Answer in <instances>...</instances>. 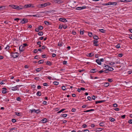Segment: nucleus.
Returning <instances> with one entry per match:
<instances>
[{
    "mask_svg": "<svg viewBox=\"0 0 132 132\" xmlns=\"http://www.w3.org/2000/svg\"><path fill=\"white\" fill-rule=\"evenodd\" d=\"M38 34L40 36H42L43 34V33L42 32H40L38 33Z\"/></svg>",
    "mask_w": 132,
    "mask_h": 132,
    "instance_id": "28",
    "label": "nucleus"
},
{
    "mask_svg": "<svg viewBox=\"0 0 132 132\" xmlns=\"http://www.w3.org/2000/svg\"><path fill=\"white\" fill-rule=\"evenodd\" d=\"M62 89L63 90H65V87L64 86H63L62 87Z\"/></svg>",
    "mask_w": 132,
    "mask_h": 132,
    "instance_id": "45",
    "label": "nucleus"
},
{
    "mask_svg": "<svg viewBox=\"0 0 132 132\" xmlns=\"http://www.w3.org/2000/svg\"><path fill=\"white\" fill-rule=\"evenodd\" d=\"M46 6V4L45 3L44 4H39L37 5V7L39 8H40L41 7H43Z\"/></svg>",
    "mask_w": 132,
    "mask_h": 132,
    "instance_id": "2",
    "label": "nucleus"
},
{
    "mask_svg": "<svg viewBox=\"0 0 132 132\" xmlns=\"http://www.w3.org/2000/svg\"><path fill=\"white\" fill-rule=\"evenodd\" d=\"M111 2H109L108 3L106 4V5H111Z\"/></svg>",
    "mask_w": 132,
    "mask_h": 132,
    "instance_id": "58",
    "label": "nucleus"
},
{
    "mask_svg": "<svg viewBox=\"0 0 132 132\" xmlns=\"http://www.w3.org/2000/svg\"><path fill=\"white\" fill-rule=\"evenodd\" d=\"M94 110L93 109H91L90 110H86V111H84V112H90L91 111H94Z\"/></svg>",
    "mask_w": 132,
    "mask_h": 132,
    "instance_id": "14",
    "label": "nucleus"
},
{
    "mask_svg": "<svg viewBox=\"0 0 132 132\" xmlns=\"http://www.w3.org/2000/svg\"><path fill=\"white\" fill-rule=\"evenodd\" d=\"M113 68L110 67H110H109V69H108V70L111 71H113Z\"/></svg>",
    "mask_w": 132,
    "mask_h": 132,
    "instance_id": "22",
    "label": "nucleus"
},
{
    "mask_svg": "<svg viewBox=\"0 0 132 132\" xmlns=\"http://www.w3.org/2000/svg\"><path fill=\"white\" fill-rule=\"evenodd\" d=\"M103 72H104V71L102 70H101L98 71V72L100 73H101Z\"/></svg>",
    "mask_w": 132,
    "mask_h": 132,
    "instance_id": "62",
    "label": "nucleus"
},
{
    "mask_svg": "<svg viewBox=\"0 0 132 132\" xmlns=\"http://www.w3.org/2000/svg\"><path fill=\"white\" fill-rule=\"evenodd\" d=\"M132 72V71H129L128 72V74H130Z\"/></svg>",
    "mask_w": 132,
    "mask_h": 132,
    "instance_id": "64",
    "label": "nucleus"
},
{
    "mask_svg": "<svg viewBox=\"0 0 132 132\" xmlns=\"http://www.w3.org/2000/svg\"><path fill=\"white\" fill-rule=\"evenodd\" d=\"M28 21V19H23L21 21V22L22 24L26 23Z\"/></svg>",
    "mask_w": 132,
    "mask_h": 132,
    "instance_id": "3",
    "label": "nucleus"
},
{
    "mask_svg": "<svg viewBox=\"0 0 132 132\" xmlns=\"http://www.w3.org/2000/svg\"><path fill=\"white\" fill-rule=\"evenodd\" d=\"M43 69V68H41V67L40 68H37L36 69V71L37 72H39L40 71V70H41L42 69Z\"/></svg>",
    "mask_w": 132,
    "mask_h": 132,
    "instance_id": "17",
    "label": "nucleus"
},
{
    "mask_svg": "<svg viewBox=\"0 0 132 132\" xmlns=\"http://www.w3.org/2000/svg\"><path fill=\"white\" fill-rule=\"evenodd\" d=\"M10 48V46H7L5 48V49L7 50Z\"/></svg>",
    "mask_w": 132,
    "mask_h": 132,
    "instance_id": "43",
    "label": "nucleus"
},
{
    "mask_svg": "<svg viewBox=\"0 0 132 132\" xmlns=\"http://www.w3.org/2000/svg\"><path fill=\"white\" fill-rule=\"evenodd\" d=\"M6 91L5 90H3L2 91V93L3 94H5L6 93Z\"/></svg>",
    "mask_w": 132,
    "mask_h": 132,
    "instance_id": "61",
    "label": "nucleus"
},
{
    "mask_svg": "<svg viewBox=\"0 0 132 132\" xmlns=\"http://www.w3.org/2000/svg\"><path fill=\"white\" fill-rule=\"evenodd\" d=\"M40 112V111L39 110H36L35 113L37 114L38 113Z\"/></svg>",
    "mask_w": 132,
    "mask_h": 132,
    "instance_id": "30",
    "label": "nucleus"
},
{
    "mask_svg": "<svg viewBox=\"0 0 132 132\" xmlns=\"http://www.w3.org/2000/svg\"><path fill=\"white\" fill-rule=\"evenodd\" d=\"M44 23L46 25H49V22L46 21H45L44 22Z\"/></svg>",
    "mask_w": 132,
    "mask_h": 132,
    "instance_id": "25",
    "label": "nucleus"
},
{
    "mask_svg": "<svg viewBox=\"0 0 132 132\" xmlns=\"http://www.w3.org/2000/svg\"><path fill=\"white\" fill-rule=\"evenodd\" d=\"M80 34H83L84 33V31H80Z\"/></svg>",
    "mask_w": 132,
    "mask_h": 132,
    "instance_id": "63",
    "label": "nucleus"
},
{
    "mask_svg": "<svg viewBox=\"0 0 132 132\" xmlns=\"http://www.w3.org/2000/svg\"><path fill=\"white\" fill-rule=\"evenodd\" d=\"M47 119L46 118H44L42 120V122L43 123H46L47 122Z\"/></svg>",
    "mask_w": 132,
    "mask_h": 132,
    "instance_id": "15",
    "label": "nucleus"
},
{
    "mask_svg": "<svg viewBox=\"0 0 132 132\" xmlns=\"http://www.w3.org/2000/svg\"><path fill=\"white\" fill-rule=\"evenodd\" d=\"M104 71V72L105 73H108V70H106Z\"/></svg>",
    "mask_w": 132,
    "mask_h": 132,
    "instance_id": "48",
    "label": "nucleus"
},
{
    "mask_svg": "<svg viewBox=\"0 0 132 132\" xmlns=\"http://www.w3.org/2000/svg\"><path fill=\"white\" fill-rule=\"evenodd\" d=\"M109 84L108 82L105 83L104 85V86L105 87H107L109 85Z\"/></svg>",
    "mask_w": 132,
    "mask_h": 132,
    "instance_id": "13",
    "label": "nucleus"
},
{
    "mask_svg": "<svg viewBox=\"0 0 132 132\" xmlns=\"http://www.w3.org/2000/svg\"><path fill=\"white\" fill-rule=\"evenodd\" d=\"M63 27V26L61 24H60L59 27V29H61Z\"/></svg>",
    "mask_w": 132,
    "mask_h": 132,
    "instance_id": "31",
    "label": "nucleus"
},
{
    "mask_svg": "<svg viewBox=\"0 0 132 132\" xmlns=\"http://www.w3.org/2000/svg\"><path fill=\"white\" fill-rule=\"evenodd\" d=\"M31 111V113H32L33 112H35L36 110L35 109H33L32 110H30Z\"/></svg>",
    "mask_w": 132,
    "mask_h": 132,
    "instance_id": "38",
    "label": "nucleus"
},
{
    "mask_svg": "<svg viewBox=\"0 0 132 132\" xmlns=\"http://www.w3.org/2000/svg\"><path fill=\"white\" fill-rule=\"evenodd\" d=\"M84 132H89V130L88 129H86L83 130Z\"/></svg>",
    "mask_w": 132,
    "mask_h": 132,
    "instance_id": "44",
    "label": "nucleus"
},
{
    "mask_svg": "<svg viewBox=\"0 0 132 132\" xmlns=\"http://www.w3.org/2000/svg\"><path fill=\"white\" fill-rule=\"evenodd\" d=\"M109 67H110V66L108 65H105L104 66V68L106 70H108L109 68Z\"/></svg>",
    "mask_w": 132,
    "mask_h": 132,
    "instance_id": "16",
    "label": "nucleus"
},
{
    "mask_svg": "<svg viewBox=\"0 0 132 132\" xmlns=\"http://www.w3.org/2000/svg\"><path fill=\"white\" fill-rule=\"evenodd\" d=\"M37 94L38 96H40L41 95V94L40 92L38 91L37 92Z\"/></svg>",
    "mask_w": 132,
    "mask_h": 132,
    "instance_id": "19",
    "label": "nucleus"
},
{
    "mask_svg": "<svg viewBox=\"0 0 132 132\" xmlns=\"http://www.w3.org/2000/svg\"><path fill=\"white\" fill-rule=\"evenodd\" d=\"M54 12V11L53 10H50L45 12V13H53Z\"/></svg>",
    "mask_w": 132,
    "mask_h": 132,
    "instance_id": "10",
    "label": "nucleus"
},
{
    "mask_svg": "<svg viewBox=\"0 0 132 132\" xmlns=\"http://www.w3.org/2000/svg\"><path fill=\"white\" fill-rule=\"evenodd\" d=\"M65 110V109H61V110L59 111H58V112H57V113H61V112H62L63 111H64Z\"/></svg>",
    "mask_w": 132,
    "mask_h": 132,
    "instance_id": "27",
    "label": "nucleus"
},
{
    "mask_svg": "<svg viewBox=\"0 0 132 132\" xmlns=\"http://www.w3.org/2000/svg\"><path fill=\"white\" fill-rule=\"evenodd\" d=\"M119 1L126 3V0H119Z\"/></svg>",
    "mask_w": 132,
    "mask_h": 132,
    "instance_id": "51",
    "label": "nucleus"
},
{
    "mask_svg": "<svg viewBox=\"0 0 132 132\" xmlns=\"http://www.w3.org/2000/svg\"><path fill=\"white\" fill-rule=\"evenodd\" d=\"M99 30L102 33H104L105 31V30L103 29H100Z\"/></svg>",
    "mask_w": 132,
    "mask_h": 132,
    "instance_id": "23",
    "label": "nucleus"
},
{
    "mask_svg": "<svg viewBox=\"0 0 132 132\" xmlns=\"http://www.w3.org/2000/svg\"><path fill=\"white\" fill-rule=\"evenodd\" d=\"M114 110L116 111H119V110L118 108H115L114 109Z\"/></svg>",
    "mask_w": 132,
    "mask_h": 132,
    "instance_id": "57",
    "label": "nucleus"
},
{
    "mask_svg": "<svg viewBox=\"0 0 132 132\" xmlns=\"http://www.w3.org/2000/svg\"><path fill=\"white\" fill-rule=\"evenodd\" d=\"M54 2L55 3L60 4L63 3V1L61 0H55L54 1Z\"/></svg>",
    "mask_w": 132,
    "mask_h": 132,
    "instance_id": "9",
    "label": "nucleus"
},
{
    "mask_svg": "<svg viewBox=\"0 0 132 132\" xmlns=\"http://www.w3.org/2000/svg\"><path fill=\"white\" fill-rule=\"evenodd\" d=\"M116 47L117 48H119L120 47V46L119 44H118L116 46Z\"/></svg>",
    "mask_w": 132,
    "mask_h": 132,
    "instance_id": "55",
    "label": "nucleus"
},
{
    "mask_svg": "<svg viewBox=\"0 0 132 132\" xmlns=\"http://www.w3.org/2000/svg\"><path fill=\"white\" fill-rule=\"evenodd\" d=\"M15 114L17 115L18 116H20V113H19L15 112Z\"/></svg>",
    "mask_w": 132,
    "mask_h": 132,
    "instance_id": "36",
    "label": "nucleus"
},
{
    "mask_svg": "<svg viewBox=\"0 0 132 132\" xmlns=\"http://www.w3.org/2000/svg\"><path fill=\"white\" fill-rule=\"evenodd\" d=\"M18 54L17 52L12 53V56L14 58H16L18 56Z\"/></svg>",
    "mask_w": 132,
    "mask_h": 132,
    "instance_id": "1",
    "label": "nucleus"
},
{
    "mask_svg": "<svg viewBox=\"0 0 132 132\" xmlns=\"http://www.w3.org/2000/svg\"><path fill=\"white\" fill-rule=\"evenodd\" d=\"M128 122L130 124L132 123V120L130 119L129 120Z\"/></svg>",
    "mask_w": 132,
    "mask_h": 132,
    "instance_id": "41",
    "label": "nucleus"
},
{
    "mask_svg": "<svg viewBox=\"0 0 132 132\" xmlns=\"http://www.w3.org/2000/svg\"><path fill=\"white\" fill-rule=\"evenodd\" d=\"M76 9L77 10H82V8L81 7H77L76 8Z\"/></svg>",
    "mask_w": 132,
    "mask_h": 132,
    "instance_id": "37",
    "label": "nucleus"
},
{
    "mask_svg": "<svg viewBox=\"0 0 132 132\" xmlns=\"http://www.w3.org/2000/svg\"><path fill=\"white\" fill-rule=\"evenodd\" d=\"M88 35L90 37H91L92 36V33L91 32H89Z\"/></svg>",
    "mask_w": 132,
    "mask_h": 132,
    "instance_id": "50",
    "label": "nucleus"
},
{
    "mask_svg": "<svg viewBox=\"0 0 132 132\" xmlns=\"http://www.w3.org/2000/svg\"><path fill=\"white\" fill-rule=\"evenodd\" d=\"M43 28L42 26H40L39 27V29L41 30L43 29Z\"/></svg>",
    "mask_w": 132,
    "mask_h": 132,
    "instance_id": "42",
    "label": "nucleus"
},
{
    "mask_svg": "<svg viewBox=\"0 0 132 132\" xmlns=\"http://www.w3.org/2000/svg\"><path fill=\"white\" fill-rule=\"evenodd\" d=\"M95 69H92L91 70V72H92V73H94L95 72Z\"/></svg>",
    "mask_w": 132,
    "mask_h": 132,
    "instance_id": "29",
    "label": "nucleus"
},
{
    "mask_svg": "<svg viewBox=\"0 0 132 132\" xmlns=\"http://www.w3.org/2000/svg\"><path fill=\"white\" fill-rule=\"evenodd\" d=\"M87 126V125L86 124H83L82 125V127L83 128H86Z\"/></svg>",
    "mask_w": 132,
    "mask_h": 132,
    "instance_id": "46",
    "label": "nucleus"
},
{
    "mask_svg": "<svg viewBox=\"0 0 132 132\" xmlns=\"http://www.w3.org/2000/svg\"><path fill=\"white\" fill-rule=\"evenodd\" d=\"M46 64L51 65V62L49 61H47L46 62Z\"/></svg>",
    "mask_w": 132,
    "mask_h": 132,
    "instance_id": "26",
    "label": "nucleus"
},
{
    "mask_svg": "<svg viewBox=\"0 0 132 132\" xmlns=\"http://www.w3.org/2000/svg\"><path fill=\"white\" fill-rule=\"evenodd\" d=\"M38 51H37V50L35 49L34 50L33 52L34 53H36Z\"/></svg>",
    "mask_w": 132,
    "mask_h": 132,
    "instance_id": "49",
    "label": "nucleus"
},
{
    "mask_svg": "<svg viewBox=\"0 0 132 132\" xmlns=\"http://www.w3.org/2000/svg\"><path fill=\"white\" fill-rule=\"evenodd\" d=\"M122 54H118V56L120 57H122Z\"/></svg>",
    "mask_w": 132,
    "mask_h": 132,
    "instance_id": "59",
    "label": "nucleus"
},
{
    "mask_svg": "<svg viewBox=\"0 0 132 132\" xmlns=\"http://www.w3.org/2000/svg\"><path fill=\"white\" fill-rule=\"evenodd\" d=\"M67 114H61V117H66L67 116Z\"/></svg>",
    "mask_w": 132,
    "mask_h": 132,
    "instance_id": "18",
    "label": "nucleus"
},
{
    "mask_svg": "<svg viewBox=\"0 0 132 132\" xmlns=\"http://www.w3.org/2000/svg\"><path fill=\"white\" fill-rule=\"evenodd\" d=\"M24 50V47L23 46H21L19 47V50L20 52H23Z\"/></svg>",
    "mask_w": 132,
    "mask_h": 132,
    "instance_id": "7",
    "label": "nucleus"
},
{
    "mask_svg": "<svg viewBox=\"0 0 132 132\" xmlns=\"http://www.w3.org/2000/svg\"><path fill=\"white\" fill-rule=\"evenodd\" d=\"M108 81L109 82H111L112 81V79H108Z\"/></svg>",
    "mask_w": 132,
    "mask_h": 132,
    "instance_id": "47",
    "label": "nucleus"
},
{
    "mask_svg": "<svg viewBox=\"0 0 132 132\" xmlns=\"http://www.w3.org/2000/svg\"><path fill=\"white\" fill-rule=\"evenodd\" d=\"M76 110V109L74 108H72V112H74Z\"/></svg>",
    "mask_w": 132,
    "mask_h": 132,
    "instance_id": "54",
    "label": "nucleus"
},
{
    "mask_svg": "<svg viewBox=\"0 0 132 132\" xmlns=\"http://www.w3.org/2000/svg\"><path fill=\"white\" fill-rule=\"evenodd\" d=\"M99 125H100V126H104V125H103V122H101V123H100L99 124Z\"/></svg>",
    "mask_w": 132,
    "mask_h": 132,
    "instance_id": "39",
    "label": "nucleus"
},
{
    "mask_svg": "<svg viewBox=\"0 0 132 132\" xmlns=\"http://www.w3.org/2000/svg\"><path fill=\"white\" fill-rule=\"evenodd\" d=\"M110 120L111 121H114V119L113 118H110Z\"/></svg>",
    "mask_w": 132,
    "mask_h": 132,
    "instance_id": "33",
    "label": "nucleus"
},
{
    "mask_svg": "<svg viewBox=\"0 0 132 132\" xmlns=\"http://www.w3.org/2000/svg\"><path fill=\"white\" fill-rule=\"evenodd\" d=\"M98 43V41L96 40H94L93 41V45H95V44H97Z\"/></svg>",
    "mask_w": 132,
    "mask_h": 132,
    "instance_id": "34",
    "label": "nucleus"
},
{
    "mask_svg": "<svg viewBox=\"0 0 132 132\" xmlns=\"http://www.w3.org/2000/svg\"><path fill=\"white\" fill-rule=\"evenodd\" d=\"M96 61L98 64L100 65H101V62L100 60H99V59H97L96 60Z\"/></svg>",
    "mask_w": 132,
    "mask_h": 132,
    "instance_id": "11",
    "label": "nucleus"
},
{
    "mask_svg": "<svg viewBox=\"0 0 132 132\" xmlns=\"http://www.w3.org/2000/svg\"><path fill=\"white\" fill-rule=\"evenodd\" d=\"M111 5H115L117 4V3L116 2H111Z\"/></svg>",
    "mask_w": 132,
    "mask_h": 132,
    "instance_id": "40",
    "label": "nucleus"
},
{
    "mask_svg": "<svg viewBox=\"0 0 132 132\" xmlns=\"http://www.w3.org/2000/svg\"><path fill=\"white\" fill-rule=\"evenodd\" d=\"M59 21L64 22H67V20L64 18H60L59 19Z\"/></svg>",
    "mask_w": 132,
    "mask_h": 132,
    "instance_id": "6",
    "label": "nucleus"
},
{
    "mask_svg": "<svg viewBox=\"0 0 132 132\" xmlns=\"http://www.w3.org/2000/svg\"><path fill=\"white\" fill-rule=\"evenodd\" d=\"M105 101L104 100H101V101H97L95 102L96 104H97L98 103H101Z\"/></svg>",
    "mask_w": 132,
    "mask_h": 132,
    "instance_id": "12",
    "label": "nucleus"
},
{
    "mask_svg": "<svg viewBox=\"0 0 132 132\" xmlns=\"http://www.w3.org/2000/svg\"><path fill=\"white\" fill-rule=\"evenodd\" d=\"M54 85H57L59 84V82L57 81H54L53 82Z\"/></svg>",
    "mask_w": 132,
    "mask_h": 132,
    "instance_id": "24",
    "label": "nucleus"
},
{
    "mask_svg": "<svg viewBox=\"0 0 132 132\" xmlns=\"http://www.w3.org/2000/svg\"><path fill=\"white\" fill-rule=\"evenodd\" d=\"M113 106L115 107H116L117 106V104L116 103L114 104H113Z\"/></svg>",
    "mask_w": 132,
    "mask_h": 132,
    "instance_id": "52",
    "label": "nucleus"
},
{
    "mask_svg": "<svg viewBox=\"0 0 132 132\" xmlns=\"http://www.w3.org/2000/svg\"><path fill=\"white\" fill-rule=\"evenodd\" d=\"M87 98L88 100L89 101H90L91 100V97L90 96H88L87 97Z\"/></svg>",
    "mask_w": 132,
    "mask_h": 132,
    "instance_id": "56",
    "label": "nucleus"
},
{
    "mask_svg": "<svg viewBox=\"0 0 132 132\" xmlns=\"http://www.w3.org/2000/svg\"><path fill=\"white\" fill-rule=\"evenodd\" d=\"M94 39L97 40L98 39V37L96 35H95L94 36Z\"/></svg>",
    "mask_w": 132,
    "mask_h": 132,
    "instance_id": "21",
    "label": "nucleus"
},
{
    "mask_svg": "<svg viewBox=\"0 0 132 132\" xmlns=\"http://www.w3.org/2000/svg\"><path fill=\"white\" fill-rule=\"evenodd\" d=\"M11 89L12 90H18L19 89H18L17 86H15V87H11Z\"/></svg>",
    "mask_w": 132,
    "mask_h": 132,
    "instance_id": "8",
    "label": "nucleus"
},
{
    "mask_svg": "<svg viewBox=\"0 0 132 132\" xmlns=\"http://www.w3.org/2000/svg\"><path fill=\"white\" fill-rule=\"evenodd\" d=\"M9 6L12 8L16 9H18V6L15 5H9Z\"/></svg>",
    "mask_w": 132,
    "mask_h": 132,
    "instance_id": "5",
    "label": "nucleus"
},
{
    "mask_svg": "<svg viewBox=\"0 0 132 132\" xmlns=\"http://www.w3.org/2000/svg\"><path fill=\"white\" fill-rule=\"evenodd\" d=\"M16 120L15 119H12V121L13 122H15L16 121Z\"/></svg>",
    "mask_w": 132,
    "mask_h": 132,
    "instance_id": "35",
    "label": "nucleus"
},
{
    "mask_svg": "<svg viewBox=\"0 0 132 132\" xmlns=\"http://www.w3.org/2000/svg\"><path fill=\"white\" fill-rule=\"evenodd\" d=\"M62 43H58V46H62Z\"/></svg>",
    "mask_w": 132,
    "mask_h": 132,
    "instance_id": "53",
    "label": "nucleus"
},
{
    "mask_svg": "<svg viewBox=\"0 0 132 132\" xmlns=\"http://www.w3.org/2000/svg\"><path fill=\"white\" fill-rule=\"evenodd\" d=\"M44 62V61L43 60H40L38 61V63L39 64H40Z\"/></svg>",
    "mask_w": 132,
    "mask_h": 132,
    "instance_id": "20",
    "label": "nucleus"
},
{
    "mask_svg": "<svg viewBox=\"0 0 132 132\" xmlns=\"http://www.w3.org/2000/svg\"><path fill=\"white\" fill-rule=\"evenodd\" d=\"M67 63V61H63V63L64 64H66Z\"/></svg>",
    "mask_w": 132,
    "mask_h": 132,
    "instance_id": "60",
    "label": "nucleus"
},
{
    "mask_svg": "<svg viewBox=\"0 0 132 132\" xmlns=\"http://www.w3.org/2000/svg\"><path fill=\"white\" fill-rule=\"evenodd\" d=\"M34 7V6L32 5V4H27L25 5L24 6V8H26L27 7Z\"/></svg>",
    "mask_w": 132,
    "mask_h": 132,
    "instance_id": "4",
    "label": "nucleus"
},
{
    "mask_svg": "<svg viewBox=\"0 0 132 132\" xmlns=\"http://www.w3.org/2000/svg\"><path fill=\"white\" fill-rule=\"evenodd\" d=\"M115 64L114 62H111L109 63V64L110 65H113L114 64Z\"/></svg>",
    "mask_w": 132,
    "mask_h": 132,
    "instance_id": "32",
    "label": "nucleus"
}]
</instances>
